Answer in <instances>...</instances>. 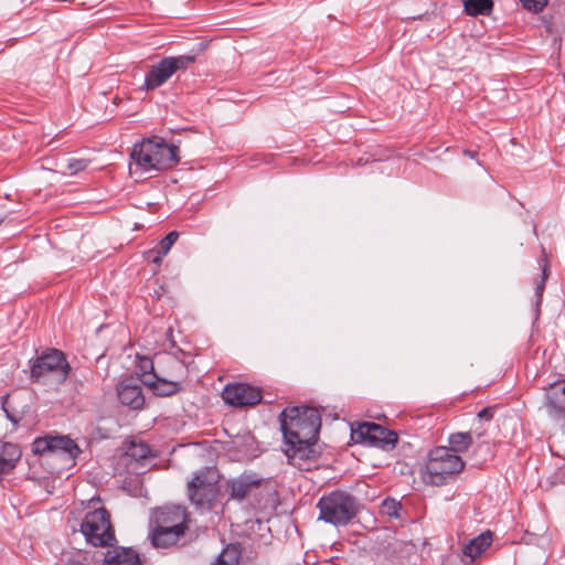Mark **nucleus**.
Here are the masks:
<instances>
[{
	"mask_svg": "<svg viewBox=\"0 0 565 565\" xmlns=\"http://www.w3.org/2000/svg\"><path fill=\"white\" fill-rule=\"evenodd\" d=\"M285 440V454L289 462L302 468V462L316 457L313 448L321 427V417L313 407L292 406L279 415Z\"/></svg>",
	"mask_w": 565,
	"mask_h": 565,
	"instance_id": "obj_1",
	"label": "nucleus"
},
{
	"mask_svg": "<svg viewBox=\"0 0 565 565\" xmlns=\"http://www.w3.org/2000/svg\"><path fill=\"white\" fill-rule=\"evenodd\" d=\"M178 147L153 136L136 143L131 151V173H148L172 168L179 162Z\"/></svg>",
	"mask_w": 565,
	"mask_h": 565,
	"instance_id": "obj_2",
	"label": "nucleus"
},
{
	"mask_svg": "<svg viewBox=\"0 0 565 565\" xmlns=\"http://www.w3.org/2000/svg\"><path fill=\"white\" fill-rule=\"evenodd\" d=\"M30 371L34 383L53 390L66 381L71 366L62 351L46 349L31 361Z\"/></svg>",
	"mask_w": 565,
	"mask_h": 565,
	"instance_id": "obj_3",
	"label": "nucleus"
},
{
	"mask_svg": "<svg viewBox=\"0 0 565 565\" xmlns=\"http://www.w3.org/2000/svg\"><path fill=\"white\" fill-rule=\"evenodd\" d=\"M465 462L459 455L448 447H436L429 451L422 479L427 484H445L454 476L460 473Z\"/></svg>",
	"mask_w": 565,
	"mask_h": 565,
	"instance_id": "obj_4",
	"label": "nucleus"
},
{
	"mask_svg": "<svg viewBox=\"0 0 565 565\" xmlns=\"http://www.w3.org/2000/svg\"><path fill=\"white\" fill-rule=\"evenodd\" d=\"M317 508L319 520L335 526L349 524L358 513L355 498L343 491H333L321 497Z\"/></svg>",
	"mask_w": 565,
	"mask_h": 565,
	"instance_id": "obj_5",
	"label": "nucleus"
},
{
	"mask_svg": "<svg viewBox=\"0 0 565 565\" xmlns=\"http://www.w3.org/2000/svg\"><path fill=\"white\" fill-rule=\"evenodd\" d=\"M184 366L177 358L166 355L158 360V373L148 376L145 385L149 386L158 396H171L181 390Z\"/></svg>",
	"mask_w": 565,
	"mask_h": 565,
	"instance_id": "obj_6",
	"label": "nucleus"
},
{
	"mask_svg": "<svg viewBox=\"0 0 565 565\" xmlns=\"http://www.w3.org/2000/svg\"><path fill=\"white\" fill-rule=\"evenodd\" d=\"M79 531L86 542L96 547L110 546L116 541L110 515L105 508L87 512L81 522Z\"/></svg>",
	"mask_w": 565,
	"mask_h": 565,
	"instance_id": "obj_7",
	"label": "nucleus"
},
{
	"mask_svg": "<svg viewBox=\"0 0 565 565\" xmlns=\"http://www.w3.org/2000/svg\"><path fill=\"white\" fill-rule=\"evenodd\" d=\"M196 60L195 55L168 56L151 65L145 76L143 88L154 90L166 84L178 71H185Z\"/></svg>",
	"mask_w": 565,
	"mask_h": 565,
	"instance_id": "obj_8",
	"label": "nucleus"
},
{
	"mask_svg": "<svg viewBox=\"0 0 565 565\" xmlns=\"http://www.w3.org/2000/svg\"><path fill=\"white\" fill-rule=\"evenodd\" d=\"M218 477L215 470L204 468L188 483L190 501L198 508L212 509L218 493Z\"/></svg>",
	"mask_w": 565,
	"mask_h": 565,
	"instance_id": "obj_9",
	"label": "nucleus"
},
{
	"mask_svg": "<svg viewBox=\"0 0 565 565\" xmlns=\"http://www.w3.org/2000/svg\"><path fill=\"white\" fill-rule=\"evenodd\" d=\"M352 439L384 450L393 449L397 443V435L375 423H361L352 429Z\"/></svg>",
	"mask_w": 565,
	"mask_h": 565,
	"instance_id": "obj_10",
	"label": "nucleus"
},
{
	"mask_svg": "<svg viewBox=\"0 0 565 565\" xmlns=\"http://www.w3.org/2000/svg\"><path fill=\"white\" fill-rule=\"evenodd\" d=\"M222 398L231 406L246 407L260 403L263 394L258 387L249 384L231 383L224 387Z\"/></svg>",
	"mask_w": 565,
	"mask_h": 565,
	"instance_id": "obj_11",
	"label": "nucleus"
},
{
	"mask_svg": "<svg viewBox=\"0 0 565 565\" xmlns=\"http://www.w3.org/2000/svg\"><path fill=\"white\" fill-rule=\"evenodd\" d=\"M189 518L185 508L167 505L153 512L151 523L185 533L189 529Z\"/></svg>",
	"mask_w": 565,
	"mask_h": 565,
	"instance_id": "obj_12",
	"label": "nucleus"
},
{
	"mask_svg": "<svg viewBox=\"0 0 565 565\" xmlns=\"http://www.w3.org/2000/svg\"><path fill=\"white\" fill-rule=\"evenodd\" d=\"M117 395L120 403L131 409H140L145 405V396L138 380L125 379L117 386Z\"/></svg>",
	"mask_w": 565,
	"mask_h": 565,
	"instance_id": "obj_13",
	"label": "nucleus"
},
{
	"mask_svg": "<svg viewBox=\"0 0 565 565\" xmlns=\"http://www.w3.org/2000/svg\"><path fill=\"white\" fill-rule=\"evenodd\" d=\"M260 479L254 475L243 473L236 478H232L227 481V488L230 489V497L236 501H243L250 492L258 488Z\"/></svg>",
	"mask_w": 565,
	"mask_h": 565,
	"instance_id": "obj_14",
	"label": "nucleus"
},
{
	"mask_svg": "<svg viewBox=\"0 0 565 565\" xmlns=\"http://www.w3.org/2000/svg\"><path fill=\"white\" fill-rule=\"evenodd\" d=\"M545 405L553 416L565 417V381L550 385L545 393Z\"/></svg>",
	"mask_w": 565,
	"mask_h": 565,
	"instance_id": "obj_15",
	"label": "nucleus"
},
{
	"mask_svg": "<svg viewBox=\"0 0 565 565\" xmlns=\"http://www.w3.org/2000/svg\"><path fill=\"white\" fill-rule=\"evenodd\" d=\"M185 533L151 523L149 539L156 548H168L174 546Z\"/></svg>",
	"mask_w": 565,
	"mask_h": 565,
	"instance_id": "obj_16",
	"label": "nucleus"
},
{
	"mask_svg": "<svg viewBox=\"0 0 565 565\" xmlns=\"http://www.w3.org/2000/svg\"><path fill=\"white\" fill-rule=\"evenodd\" d=\"M21 456L22 451L18 445L0 441V477L11 473Z\"/></svg>",
	"mask_w": 565,
	"mask_h": 565,
	"instance_id": "obj_17",
	"label": "nucleus"
},
{
	"mask_svg": "<svg viewBox=\"0 0 565 565\" xmlns=\"http://www.w3.org/2000/svg\"><path fill=\"white\" fill-rule=\"evenodd\" d=\"M104 565H141V562L132 548L117 547L107 552Z\"/></svg>",
	"mask_w": 565,
	"mask_h": 565,
	"instance_id": "obj_18",
	"label": "nucleus"
},
{
	"mask_svg": "<svg viewBox=\"0 0 565 565\" xmlns=\"http://www.w3.org/2000/svg\"><path fill=\"white\" fill-rule=\"evenodd\" d=\"M492 543V533L490 531H486L478 535L477 537L470 540L462 546V555L470 558V562H473L477 557H479L487 548L490 547Z\"/></svg>",
	"mask_w": 565,
	"mask_h": 565,
	"instance_id": "obj_19",
	"label": "nucleus"
},
{
	"mask_svg": "<svg viewBox=\"0 0 565 565\" xmlns=\"http://www.w3.org/2000/svg\"><path fill=\"white\" fill-rule=\"evenodd\" d=\"M179 237V233L177 231H172L167 234L154 248L146 252V257L148 260L160 265L162 258L169 253L173 244L177 242Z\"/></svg>",
	"mask_w": 565,
	"mask_h": 565,
	"instance_id": "obj_20",
	"label": "nucleus"
},
{
	"mask_svg": "<svg viewBox=\"0 0 565 565\" xmlns=\"http://www.w3.org/2000/svg\"><path fill=\"white\" fill-rule=\"evenodd\" d=\"M51 445L53 452L65 454L70 459L75 458L79 452V449L74 440L66 436L51 437Z\"/></svg>",
	"mask_w": 565,
	"mask_h": 565,
	"instance_id": "obj_21",
	"label": "nucleus"
},
{
	"mask_svg": "<svg viewBox=\"0 0 565 565\" xmlns=\"http://www.w3.org/2000/svg\"><path fill=\"white\" fill-rule=\"evenodd\" d=\"M150 456H152L151 449L145 441H131L125 452L127 459L135 460L136 462L146 460Z\"/></svg>",
	"mask_w": 565,
	"mask_h": 565,
	"instance_id": "obj_22",
	"label": "nucleus"
},
{
	"mask_svg": "<svg viewBox=\"0 0 565 565\" xmlns=\"http://www.w3.org/2000/svg\"><path fill=\"white\" fill-rule=\"evenodd\" d=\"M472 444V433H455L449 436V450L458 455L466 451Z\"/></svg>",
	"mask_w": 565,
	"mask_h": 565,
	"instance_id": "obj_23",
	"label": "nucleus"
},
{
	"mask_svg": "<svg viewBox=\"0 0 565 565\" xmlns=\"http://www.w3.org/2000/svg\"><path fill=\"white\" fill-rule=\"evenodd\" d=\"M465 11L472 17L489 14L492 10V0H463Z\"/></svg>",
	"mask_w": 565,
	"mask_h": 565,
	"instance_id": "obj_24",
	"label": "nucleus"
},
{
	"mask_svg": "<svg viewBox=\"0 0 565 565\" xmlns=\"http://www.w3.org/2000/svg\"><path fill=\"white\" fill-rule=\"evenodd\" d=\"M539 265L542 269V276H541V280L535 286V296H536L535 305H536L537 311H539V307L541 305L542 296H543V292L545 289V280L550 274V265H548V260H547V257L545 254H543V256L539 259Z\"/></svg>",
	"mask_w": 565,
	"mask_h": 565,
	"instance_id": "obj_25",
	"label": "nucleus"
},
{
	"mask_svg": "<svg viewBox=\"0 0 565 565\" xmlns=\"http://www.w3.org/2000/svg\"><path fill=\"white\" fill-rule=\"evenodd\" d=\"M164 355H159L156 359V362L147 356H141L138 360L137 370L141 373L142 383L148 379V376H152L158 373V360L163 358Z\"/></svg>",
	"mask_w": 565,
	"mask_h": 565,
	"instance_id": "obj_26",
	"label": "nucleus"
},
{
	"mask_svg": "<svg viewBox=\"0 0 565 565\" xmlns=\"http://www.w3.org/2000/svg\"><path fill=\"white\" fill-rule=\"evenodd\" d=\"M211 565H239V552L234 546H226Z\"/></svg>",
	"mask_w": 565,
	"mask_h": 565,
	"instance_id": "obj_27",
	"label": "nucleus"
},
{
	"mask_svg": "<svg viewBox=\"0 0 565 565\" xmlns=\"http://www.w3.org/2000/svg\"><path fill=\"white\" fill-rule=\"evenodd\" d=\"M402 504L394 499H386L382 503V512L391 518H398Z\"/></svg>",
	"mask_w": 565,
	"mask_h": 565,
	"instance_id": "obj_28",
	"label": "nucleus"
},
{
	"mask_svg": "<svg viewBox=\"0 0 565 565\" xmlns=\"http://www.w3.org/2000/svg\"><path fill=\"white\" fill-rule=\"evenodd\" d=\"M51 437L52 436L35 439V441L33 443V451L35 454H44L46 451L53 452Z\"/></svg>",
	"mask_w": 565,
	"mask_h": 565,
	"instance_id": "obj_29",
	"label": "nucleus"
},
{
	"mask_svg": "<svg viewBox=\"0 0 565 565\" xmlns=\"http://www.w3.org/2000/svg\"><path fill=\"white\" fill-rule=\"evenodd\" d=\"M87 160L84 159H70L67 162V169L71 174H75L79 171H83L87 168Z\"/></svg>",
	"mask_w": 565,
	"mask_h": 565,
	"instance_id": "obj_30",
	"label": "nucleus"
},
{
	"mask_svg": "<svg viewBox=\"0 0 565 565\" xmlns=\"http://www.w3.org/2000/svg\"><path fill=\"white\" fill-rule=\"evenodd\" d=\"M523 6L534 12H540L547 4V0H521Z\"/></svg>",
	"mask_w": 565,
	"mask_h": 565,
	"instance_id": "obj_31",
	"label": "nucleus"
},
{
	"mask_svg": "<svg viewBox=\"0 0 565 565\" xmlns=\"http://www.w3.org/2000/svg\"><path fill=\"white\" fill-rule=\"evenodd\" d=\"M493 414H494L493 407H486L477 414V420L480 424L481 423H490L491 419L493 418Z\"/></svg>",
	"mask_w": 565,
	"mask_h": 565,
	"instance_id": "obj_32",
	"label": "nucleus"
},
{
	"mask_svg": "<svg viewBox=\"0 0 565 565\" xmlns=\"http://www.w3.org/2000/svg\"><path fill=\"white\" fill-rule=\"evenodd\" d=\"M470 433H472V436L475 435L477 438H481L484 436L486 430L481 429L479 427L473 428Z\"/></svg>",
	"mask_w": 565,
	"mask_h": 565,
	"instance_id": "obj_33",
	"label": "nucleus"
},
{
	"mask_svg": "<svg viewBox=\"0 0 565 565\" xmlns=\"http://www.w3.org/2000/svg\"><path fill=\"white\" fill-rule=\"evenodd\" d=\"M374 161H376V160H375V159H372V160H371L369 157H367V158H365V159H364V158H360V159L358 160L356 164H358V166H364V164H367V163H370V162H374Z\"/></svg>",
	"mask_w": 565,
	"mask_h": 565,
	"instance_id": "obj_34",
	"label": "nucleus"
},
{
	"mask_svg": "<svg viewBox=\"0 0 565 565\" xmlns=\"http://www.w3.org/2000/svg\"><path fill=\"white\" fill-rule=\"evenodd\" d=\"M65 565H88L81 559H70Z\"/></svg>",
	"mask_w": 565,
	"mask_h": 565,
	"instance_id": "obj_35",
	"label": "nucleus"
},
{
	"mask_svg": "<svg viewBox=\"0 0 565 565\" xmlns=\"http://www.w3.org/2000/svg\"><path fill=\"white\" fill-rule=\"evenodd\" d=\"M465 153L467 156H469L470 158H475V152H472V151H466Z\"/></svg>",
	"mask_w": 565,
	"mask_h": 565,
	"instance_id": "obj_36",
	"label": "nucleus"
},
{
	"mask_svg": "<svg viewBox=\"0 0 565 565\" xmlns=\"http://www.w3.org/2000/svg\"><path fill=\"white\" fill-rule=\"evenodd\" d=\"M3 221H4V216H0V225L2 224Z\"/></svg>",
	"mask_w": 565,
	"mask_h": 565,
	"instance_id": "obj_37",
	"label": "nucleus"
},
{
	"mask_svg": "<svg viewBox=\"0 0 565 565\" xmlns=\"http://www.w3.org/2000/svg\"><path fill=\"white\" fill-rule=\"evenodd\" d=\"M8 417L10 418V420H13V422L17 420L15 418L11 417L9 414H8Z\"/></svg>",
	"mask_w": 565,
	"mask_h": 565,
	"instance_id": "obj_38",
	"label": "nucleus"
}]
</instances>
